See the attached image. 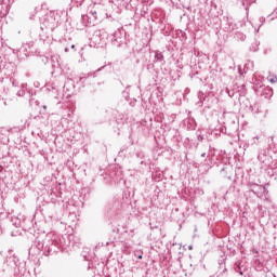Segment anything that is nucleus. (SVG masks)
<instances>
[{
	"label": "nucleus",
	"instance_id": "f257e3e1",
	"mask_svg": "<svg viewBox=\"0 0 277 277\" xmlns=\"http://www.w3.org/2000/svg\"><path fill=\"white\" fill-rule=\"evenodd\" d=\"M60 236L57 234L49 233L44 236H39L35 239V246L39 249L45 256L53 254L60 250Z\"/></svg>",
	"mask_w": 277,
	"mask_h": 277
},
{
	"label": "nucleus",
	"instance_id": "f03ea898",
	"mask_svg": "<svg viewBox=\"0 0 277 277\" xmlns=\"http://www.w3.org/2000/svg\"><path fill=\"white\" fill-rule=\"evenodd\" d=\"M6 262L9 263V265H11V267H16V263H18V258L12 255L8 258Z\"/></svg>",
	"mask_w": 277,
	"mask_h": 277
},
{
	"label": "nucleus",
	"instance_id": "7ed1b4c3",
	"mask_svg": "<svg viewBox=\"0 0 277 277\" xmlns=\"http://www.w3.org/2000/svg\"><path fill=\"white\" fill-rule=\"evenodd\" d=\"M261 43L259 42V41H254L251 45H250V48H249V50L252 52V53H256V51H259V45H260Z\"/></svg>",
	"mask_w": 277,
	"mask_h": 277
},
{
	"label": "nucleus",
	"instance_id": "20e7f679",
	"mask_svg": "<svg viewBox=\"0 0 277 277\" xmlns=\"http://www.w3.org/2000/svg\"><path fill=\"white\" fill-rule=\"evenodd\" d=\"M155 62H163V53L157 51L155 54Z\"/></svg>",
	"mask_w": 277,
	"mask_h": 277
},
{
	"label": "nucleus",
	"instance_id": "39448f33",
	"mask_svg": "<svg viewBox=\"0 0 277 277\" xmlns=\"http://www.w3.org/2000/svg\"><path fill=\"white\" fill-rule=\"evenodd\" d=\"M267 81L271 83H277V76L276 75H268Z\"/></svg>",
	"mask_w": 277,
	"mask_h": 277
},
{
	"label": "nucleus",
	"instance_id": "423d86ee",
	"mask_svg": "<svg viewBox=\"0 0 277 277\" xmlns=\"http://www.w3.org/2000/svg\"><path fill=\"white\" fill-rule=\"evenodd\" d=\"M25 90H27V84L22 85V90L17 92V96H25Z\"/></svg>",
	"mask_w": 277,
	"mask_h": 277
},
{
	"label": "nucleus",
	"instance_id": "0eeeda50",
	"mask_svg": "<svg viewBox=\"0 0 277 277\" xmlns=\"http://www.w3.org/2000/svg\"><path fill=\"white\" fill-rule=\"evenodd\" d=\"M277 18V13L274 11L271 15L267 16V22L271 23V21H274Z\"/></svg>",
	"mask_w": 277,
	"mask_h": 277
},
{
	"label": "nucleus",
	"instance_id": "6e6552de",
	"mask_svg": "<svg viewBox=\"0 0 277 277\" xmlns=\"http://www.w3.org/2000/svg\"><path fill=\"white\" fill-rule=\"evenodd\" d=\"M235 272H238L240 276H243V272L241 271V267L239 265L235 268Z\"/></svg>",
	"mask_w": 277,
	"mask_h": 277
},
{
	"label": "nucleus",
	"instance_id": "1a4fd4ad",
	"mask_svg": "<svg viewBox=\"0 0 277 277\" xmlns=\"http://www.w3.org/2000/svg\"><path fill=\"white\" fill-rule=\"evenodd\" d=\"M142 251H135L134 256H137L138 259H142Z\"/></svg>",
	"mask_w": 277,
	"mask_h": 277
},
{
	"label": "nucleus",
	"instance_id": "9d476101",
	"mask_svg": "<svg viewBox=\"0 0 277 277\" xmlns=\"http://www.w3.org/2000/svg\"><path fill=\"white\" fill-rule=\"evenodd\" d=\"M265 17H260V26L259 27H263V24L265 23Z\"/></svg>",
	"mask_w": 277,
	"mask_h": 277
},
{
	"label": "nucleus",
	"instance_id": "9b49d317",
	"mask_svg": "<svg viewBox=\"0 0 277 277\" xmlns=\"http://www.w3.org/2000/svg\"><path fill=\"white\" fill-rule=\"evenodd\" d=\"M238 36L240 37V40H246V37H245V35L243 34H238Z\"/></svg>",
	"mask_w": 277,
	"mask_h": 277
},
{
	"label": "nucleus",
	"instance_id": "f8f14e48",
	"mask_svg": "<svg viewBox=\"0 0 277 277\" xmlns=\"http://www.w3.org/2000/svg\"><path fill=\"white\" fill-rule=\"evenodd\" d=\"M259 142V136L253 137V144H256Z\"/></svg>",
	"mask_w": 277,
	"mask_h": 277
},
{
	"label": "nucleus",
	"instance_id": "ddd939ff",
	"mask_svg": "<svg viewBox=\"0 0 277 277\" xmlns=\"http://www.w3.org/2000/svg\"><path fill=\"white\" fill-rule=\"evenodd\" d=\"M260 187L264 192V194H265V192H267V188L265 186H260Z\"/></svg>",
	"mask_w": 277,
	"mask_h": 277
},
{
	"label": "nucleus",
	"instance_id": "4468645a",
	"mask_svg": "<svg viewBox=\"0 0 277 277\" xmlns=\"http://www.w3.org/2000/svg\"><path fill=\"white\" fill-rule=\"evenodd\" d=\"M202 140H205V138L202 137V135H199V136H198V141H199V142H202Z\"/></svg>",
	"mask_w": 277,
	"mask_h": 277
},
{
	"label": "nucleus",
	"instance_id": "2eb2a0df",
	"mask_svg": "<svg viewBox=\"0 0 277 277\" xmlns=\"http://www.w3.org/2000/svg\"><path fill=\"white\" fill-rule=\"evenodd\" d=\"M253 107L258 109L256 114H259V105H258V104H254Z\"/></svg>",
	"mask_w": 277,
	"mask_h": 277
},
{
	"label": "nucleus",
	"instance_id": "dca6fc26",
	"mask_svg": "<svg viewBox=\"0 0 277 277\" xmlns=\"http://www.w3.org/2000/svg\"><path fill=\"white\" fill-rule=\"evenodd\" d=\"M201 157H207V153H202V154H201Z\"/></svg>",
	"mask_w": 277,
	"mask_h": 277
},
{
	"label": "nucleus",
	"instance_id": "f3484780",
	"mask_svg": "<svg viewBox=\"0 0 277 277\" xmlns=\"http://www.w3.org/2000/svg\"><path fill=\"white\" fill-rule=\"evenodd\" d=\"M93 16H96V11L92 12Z\"/></svg>",
	"mask_w": 277,
	"mask_h": 277
},
{
	"label": "nucleus",
	"instance_id": "a211bd4d",
	"mask_svg": "<svg viewBox=\"0 0 277 277\" xmlns=\"http://www.w3.org/2000/svg\"><path fill=\"white\" fill-rule=\"evenodd\" d=\"M188 250H193V247H192V246H189V247H188Z\"/></svg>",
	"mask_w": 277,
	"mask_h": 277
},
{
	"label": "nucleus",
	"instance_id": "6ab92c4d",
	"mask_svg": "<svg viewBox=\"0 0 277 277\" xmlns=\"http://www.w3.org/2000/svg\"><path fill=\"white\" fill-rule=\"evenodd\" d=\"M247 1H250L252 3L254 0H247Z\"/></svg>",
	"mask_w": 277,
	"mask_h": 277
}]
</instances>
